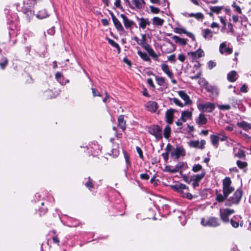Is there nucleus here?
<instances>
[{
	"label": "nucleus",
	"instance_id": "nucleus-1",
	"mask_svg": "<svg viewBox=\"0 0 251 251\" xmlns=\"http://www.w3.org/2000/svg\"><path fill=\"white\" fill-rule=\"evenodd\" d=\"M243 192L241 190L237 189L233 194V196L227 199V202L226 205L230 206L232 204H238L242 198Z\"/></svg>",
	"mask_w": 251,
	"mask_h": 251
},
{
	"label": "nucleus",
	"instance_id": "nucleus-2",
	"mask_svg": "<svg viewBox=\"0 0 251 251\" xmlns=\"http://www.w3.org/2000/svg\"><path fill=\"white\" fill-rule=\"evenodd\" d=\"M231 181L229 177H226L223 181V192L225 197L234 191V188L231 186Z\"/></svg>",
	"mask_w": 251,
	"mask_h": 251
},
{
	"label": "nucleus",
	"instance_id": "nucleus-3",
	"mask_svg": "<svg viewBox=\"0 0 251 251\" xmlns=\"http://www.w3.org/2000/svg\"><path fill=\"white\" fill-rule=\"evenodd\" d=\"M198 108L202 112H212L215 106L214 103L206 102L205 103H199L197 105Z\"/></svg>",
	"mask_w": 251,
	"mask_h": 251
},
{
	"label": "nucleus",
	"instance_id": "nucleus-4",
	"mask_svg": "<svg viewBox=\"0 0 251 251\" xmlns=\"http://www.w3.org/2000/svg\"><path fill=\"white\" fill-rule=\"evenodd\" d=\"M201 224L203 226H217L220 225V222L217 218L210 217L207 219H202Z\"/></svg>",
	"mask_w": 251,
	"mask_h": 251
},
{
	"label": "nucleus",
	"instance_id": "nucleus-5",
	"mask_svg": "<svg viewBox=\"0 0 251 251\" xmlns=\"http://www.w3.org/2000/svg\"><path fill=\"white\" fill-rule=\"evenodd\" d=\"M233 209H225L220 210V217L222 221L225 223H228L229 221L228 216L234 213Z\"/></svg>",
	"mask_w": 251,
	"mask_h": 251
},
{
	"label": "nucleus",
	"instance_id": "nucleus-6",
	"mask_svg": "<svg viewBox=\"0 0 251 251\" xmlns=\"http://www.w3.org/2000/svg\"><path fill=\"white\" fill-rule=\"evenodd\" d=\"M150 133L154 135L157 139H161L162 136V130L158 126H153L149 128Z\"/></svg>",
	"mask_w": 251,
	"mask_h": 251
},
{
	"label": "nucleus",
	"instance_id": "nucleus-7",
	"mask_svg": "<svg viewBox=\"0 0 251 251\" xmlns=\"http://www.w3.org/2000/svg\"><path fill=\"white\" fill-rule=\"evenodd\" d=\"M121 17L123 20L124 26L126 29L131 28L133 26H136L135 23L127 18V17L124 14H121Z\"/></svg>",
	"mask_w": 251,
	"mask_h": 251
},
{
	"label": "nucleus",
	"instance_id": "nucleus-8",
	"mask_svg": "<svg viewBox=\"0 0 251 251\" xmlns=\"http://www.w3.org/2000/svg\"><path fill=\"white\" fill-rule=\"evenodd\" d=\"M174 31L177 34H185L187 35V36L190 37L193 41H194L195 40V38L194 34L191 32L187 31L184 28L176 27L174 29Z\"/></svg>",
	"mask_w": 251,
	"mask_h": 251
},
{
	"label": "nucleus",
	"instance_id": "nucleus-9",
	"mask_svg": "<svg viewBox=\"0 0 251 251\" xmlns=\"http://www.w3.org/2000/svg\"><path fill=\"white\" fill-rule=\"evenodd\" d=\"M219 51L221 54L226 53L227 54H229L232 53V49L229 47H227L226 42H223L220 46Z\"/></svg>",
	"mask_w": 251,
	"mask_h": 251
},
{
	"label": "nucleus",
	"instance_id": "nucleus-10",
	"mask_svg": "<svg viewBox=\"0 0 251 251\" xmlns=\"http://www.w3.org/2000/svg\"><path fill=\"white\" fill-rule=\"evenodd\" d=\"M172 156H176L178 159L180 156L185 155V151L181 147H177L171 153Z\"/></svg>",
	"mask_w": 251,
	"mask_h": 251
},
{
	"label": "nucleus",
	"instance_id": "nucleus-11",
	"mask_svg": "<svg viewBox=\"0 0 251 251\" xmlns=\"http://www.w3.org/2000/svg\"><path fill=\"white\" fill-rule=\"evenodd\" d=\"M178 95L185 101V105H190L192 101L190 100L189 96L184 91H179L178 92Z\"/></svg>",
	"mask_w": 251,
	"mask_h": 251
},
{
	"label": "nucleus",
	"instance_id": "nucleus-12",
	"mask_svg": "<svg viewBox=\"0 0 251 251\" xmlns=\"http://www.w3.org/2000/svg\"><path fill=\"white\" fill-rule=\"evenodd\" d=\"M188 55H191L193 59H196L204 56L203 51L199 49L196 51L188 52Z\"/></svg>",
	"mask_w": 251,
	"mask_h": 251
},
{
	"label": "nucleus",
	"instance_id": "nucleus-13",
	"mask_svg": "<svg viewBox=\"0 0 251 251\" xmlns=\"http://www.w3.org/2000/svg\"><path fill=\"white\" fill-rule=\"evenodd\" d=\"M111 17L112 19L113 22L115 27L118 31H124V29L120 23L119 20L116 18V17L114 15L113 13L111 14Z\"/></svg>",
	"mask_w": 251,
	"mask_h": 251
},
{
	"label": "nucleus",
	"instance_id": "nucleus-14",
	"mask_svg": "<svg viewBox=\"0 0 251 251\" xmlns=\"http://www.w3.org/2000/svg\"><path fill=\"white\" fill-rule=\"evenodd\" d=\"M207 122V118L205 115L202 113L200 114L198 118L196 119V123L199 126L205 125L206 124Z\"/></svg>",
	"mask_w": 251,
	"mask_h": 251
},
{
	"label": "nucleus",
	"instance_id": "nucleus-15",
	"mask_svg": "<svg viewBox=\"0 0 251 251\" xmlns=\"http://www.w3.org/2000/svg\"><path fill=\"white\" fill-rule=\"evenodd\" d=\"M146 108L151 112H155L158 108L157 103L155 101H149L146 104Z\"/></svg>",
	"mask_w": 251,
	"mask_h": 251
},
{
	"label": "nucleus",
	"instance_id": "nucleus-16",
	"mask_svg": "<svg viewBox=\"0 0 251 251\" xmlns=\"http://www.w3.org/2000/svg\"><path fill=\"white\" fill-rule=\"evenodd\" d=\"M139 26L140 28L145 29L147 25H150V22L148 19L141 18L139 19Z\"/></svg>",
	"mask_w": 251,
	"mask_h": 251
},
{
	"label": "nucleus",
	"instance_id": "nucleus-17",
	"mask_svg": "<svg viewBox=\"0 0 251 251\" xmlns=\"http://www.w3.org/2000/svg\"><path fill=\"white\" fill-rule=\"evenodd\" d=\"M152 22L153 25L160 27L163 25L164 20L158 17H154L152 19Z\"/></svg>",
	"mask_w": 251,
	"mask_h": 251
},
{
	"label": "nucleus",
	"instance_id": "nucleus-18",
	"mask_svg": "<svg viewBox=\"0 0 251 251\" xmlns=\"http://www.w3.org/2000/svg\"><path fill=\"white\" fill-rule=\"evenodd\" d=\"M237 126L247 131L249 129H251V124L248 123L245 121L238 122Z\"/></svg>",
	"mask_w": 251,
	"mask_h": 251
},
{
	"label": "nucleus",
	"instance_id": "nucleus-19",
	"mask_svg": "<svg viewBox=\"0 0 251 251\" xmlns=\"http://www.w3.org/2000/svg\"><path fill=\"white\" fill-rule=\"evenodd\" d=\"M161 67L164 73H165L169 78H172L173 74L170 70L168 65L165 63H163L161 65Z\"/></svg>",
	"mask_w": 251,
	"mask_h": 251
},
{
	"label": "nucleus",
	"instance_id": "nucleus-20",
	"mask_svg": "<svg viewBox=\"0 0 251 251\" xmlns=\"http://www.w3.org/2000/svg\"><path fill=\"white\" fill-rule=\"evenodd\" d=\"M192 113L191 112L187 110L182 112L181 115V120L183 122H185L188 119L192 118Z\"/></svg>",
	"mask_w": 251,
	"mask_h": 251
},
{
	"label": "nucleus",
	"instance_id": "nucleus-21",
	"mask_svg": "<svg viewBox=\"0 0 251 251\" xmlns=\"http://www.w3.org/2000/svg\"><path fill=\"white\" fill-rule=\"evenodd\" d=\"M173 114L174 110L173 109L168 110L166 112V121L169 124L173 123Z\"/></svg>",
	"mask_w": 251,
	"mask_h": 251
},
{
	"label": "nucleus",
	"instance_id": "nucleus-22",
	"mask_svg": "<svg viewBox=\"0 0 251 251\" xmlns=\"http://www.w3.org/2000/svg\"><path fill=\"white\" fill-rule=\"evenodd\" d=\"M124 116L121 115L118 117V126L121 128L123 131H124L126 128V121L124 120Z\"/></svg>",
	"mask_w": 251,
	"mask_h": 251
},
{
	"label": "nucleus",
	"instance_id": "nucleus-23",
	"mask_svg": "<svg viewBox=\"0 0 251 251\" xmlns=\"http://www.w3.org/2000/svg\"><path fill=\"white\" fill-rule=\"evenodd\" d=\"M205 171L202 170L200 174L195 175L191 176V180L199 182L204 176Z\"/></svg>",
	"mask_w": 251,
	"mask_h": 251
},
{
	"label": "nucleus",
	"instance_id": "nucleus-24",
	"mask_svg": "<svg viewBox=\"0 0 251 251\" xmlns=\"http://www.w3.org/2000/svg\"><path fill=\"white\" fill-rule=\"evenodd\" d=\"M172 38L176 43H177L180 45L184 46L187 44V39L180 38L177 36L174 35L173 36Z\"/></svg>",
	"mask_w": 251,
	"mask_h": 251
},
{
	"label": "nucleus",
	"instance_id": "nucleus-25",
	"mask_svg": "<svg viewBox=\"0 0 251 251\" xmlns=\"http://www.w3.org/2000/svg\"><path fill=\"white\" fill-rule=\"evenodd\" d=\"M237 78V74L235 71H232L227 74V79L229 81L234 82Z\"/></svg>",
	"mask_w": 251,
	"mask_h": 251
},
{
	"label": "nucleus",
	"instance_id": "nucleus-26",
	"mask_svg": "<svg viewBox=\"0 0 251 251\" xmlns=\"http://www.w3.org/2000/svg\"><path fill=\"white\" fill-rule=\"evenodd\" d=\"M132 3L138 9L143 8L145 4L144 0H132Z\"/></svg>",
	"mask_w": 251,
	"mask_h": 251
},
{
	"label": "nucleus",
	"instance_id": "nucleus-27",
	"mask_svg": "<svg viewBox=\"0 0 251 251\" xmlns=\"http://www.w3.org/2000/svg\"><path fill=\"white\" fill-rule=\"evenodd\" d=\"M186 16L189 17H194L197 20H202L204 18L203 14L201 12L189 13Z\"/></svg>",
	"mask_w": 251,
	"mask_h": 251
},
{
	"label": "nucleus",
	"instance_id": "nucleus-28",
	"mask_svg": "<svg viewBox=\"0 0 251 251\" xmlns=\"http://www.w3.org/2000/svg\"><path fill=\"white\" fill-rule=\"evenodd\" d=\"M171 188L176 191H180L182 189H187V186L183 184L178 183L171 186Z\"/></svg>",
	"mask_w": 251,
	"mask_h": 251
},
{
	"label": "nucleus",
	"instance_id": "nucleus-29",
	"mask_svg": "<svg viewBox=\"0 0 251 251\" xmlns=\"http://www.w3.org/2000/svg\"><path fill=\"white\" fill-rule=\"evenodd\" d=\"M106 39L109 44H110L112 47L116 48L118 53H119L121 51V48L119 45L114 41L109 38H107Z\"/></svg>",
	"mask_w": 251,
	"mask_h": 251
},
{
	"label": "nucleus",
	"instance_id": "nucleus-30",
	"mask_svg": "<svg viewBox=\"0 0 251 251\" xmlns=\"http://www.w3.org/2000/svg\"><path fill=\"white\" fill-rule=\"evenodd\" d=\"M210 138L212 145L217 148L219 145V137L215 135H212L210 136Z\"/></svg>",
	"mask_w": 251,
	"mask_h": 251
},
{
	"label": "nucleus",
	"instance_id": "nucleus-31",
	"mask_svg": "<svg viewBox=\"0 0 251 251\" xmlns=\"http://www.w3.org/2000/svg\"><path fill=\"white\" fill-rule=\"evenodd\" d=\"M111 153L112 155L114 157L117 156L119 154V144H114L113 145V148L111 151Z\"/></svg>",
	"mask_w": 251,
	"mask_h": 251
},
{
	"label": "nucleus",
	"instance_id": "nucleus-32",
	"mask_svg": "<svg viewBox=\"0 0 251 251\" xmlns=\"http://www.w3.org/2000/svg\"><path fill=\"white\" fill-rule=\"evenodd\" d=\"M213 36L212 31L209 29H205L203 30V37L205 39L210 38Z\"/></svg>",
	"mask_w": 251,
	"mask_h": 251
},
{
	"label": "nucleus",
	"instance_id": "nucleus-33",
	"mask_svg": "<svg viewBox=\"0 0 251 251\" xmlns=\"http://www.w3.org/2000/svg\"><path fill=\"white\" fill-rule=\"evenodd\" d=\"M48 16L47 13L45 9L39 11L36 14L37 18L42 19Z\"/></svg>",
	"mask_w": 251,
	"mask_h": 251
},
{
	"label": "nucleus",
	"instance_id": "nucleus-34",
	"mask_svg": "<svg viewBox=\"0 0 251 251\" xmlns=\"http://www.w3.org/2000/svg\"><path fill=\"white\" fill-rule=\"evenodd\" d=\"M223 8V6H210L209 7L210 11L216 14L220 13Z\"/></svg>",
	"mask_w": 251,
	"mask_h": 251
},
{
	"label": "nucleus",
	"instance_id": "nucleus-35",
	"mask_svg": "<svg viewBox=\"0 0 251 251\" xmlns=\"http://www.w3.org/2000/svg\"><path fill=\"white\" fill-rule=\"evenodd\" d=\"M138 54L140 57L145 61H149L150 58L146 52H143L141 51H138Z\"/></svg>",
	"mask_w": 251,
	"mask_h": 251
},
{
	"label": "nucleus",
	"instance_id": "nucleus-36",
	"mask_svg": "<svg viewBox=\"0 0 251 251\" xmlns=\"http://www.w3.org/2000/svg\"><path fill=\"white\" fill-rule=\"evenodd\" d=\"M171 133V128L169 126H165L164 130V136L166 139H168L170 137Z\"/></svg>",
	"mask_w": 251,
	"mask_h": 251
},
{
	"label": "nucleus",
	"instance_id": "nucleus-37",
	"mask_svg": "<svg viewBox=\"0 0 251 251\" xmlns=\"http://www.w3.org/2000/svg\"><path fill=\"white\" fill-rule=\"evenodd\" d=\"M156 81L157 84L160 86H165V80L164 78L162 77L156 76L155 77Z\"/></svg>",
	"mask_w": 251,
	"mask_h": 251
},
{
	"label": "nucleus",
	"instance_id": "nucleus-38",
	"mask_svg": "<svg viewBox=\"0 0 251 251\" xmlns=\"http://www.w3.org/2000/svg\"><path fill=\"white\" fill-rule=\"evenodd\" d=\"M189 145L193 148H199L200 142L199 141H191L188 143Z\"/></svg>",
	"mask_w": 251,
	"mask_h": 251
},
{
	"label": "nucleus",
	"instance_id": "nucleus-39",
	"mask_svg": "<svg viewBox=\"0 0 251 251\" xmlns=\"http://www.w3.org/2000/svg\"><path fill=\"white\" fill-rule=\"evenodd\" d=\"M228 197H225L224 194L223 195L221 194H217L216 200L219 202H222L224 201L225 199H227Z\"/></svg>",
	"mask_w": 251,
	"mask_h": 251
},
{
	"label": "nucleus",
	"instance_id": "nucleus-40",
	"mask_svg": "<svg viewBox=\"0 0 251 251\" xmlns=\"http://www.w3.org/2000/svg\"><path fill=\"white\" fill-rule=\"evenodd\" d=\"M234 10L239 14H242V10L240 7L237 5L235 2H233L231 5Z\"/></svg>",
	"mask_w": 251,
	"mask_h": 251
},
{
	"label": "nucleus",
	"instance_id": "nucleus-41",
	"mask_svg": "<svg viewBox=\"0 0 251 251\" xmlns=\"http://www.w3.org/2000/svg\"><path fill=\"white\" fill-rule=\"evenodd\" d=\"M182 197L186 198L188 200H192L194 198H197V196L196 195H192L191 193L186 191V193L182 195Z\"/></svg>",
	"mask_w": 251,
	"mask_h": 251
},
{
	"label": "nucleus",
	"instance_id": "nucleus-42",
	"mask_svg": "<svg viewBox=\"0 0 251 251\" xmlns=\"http://www.w3.org/2000/svg\"><path fill=\"white\" fill-rule=\"evenodd\" d=\"M124 157L125 159L126 167L128 168L131 165V163L129 160V155L125 152H124Z\"/></svg>",
	"mask_w": 251,
	"mask_h": 251
},
{
	"label": "nucleus",
	"instance_id": "nucleus-43",
	"mask_svg": "<svg viewBox=\"0 0 251 251\" xmlns=\"http://www.w3.org/2000/svg\"><path fill=\"white\" fill-rule=\"evenodd\" d=\"M201 170H202V166L200 164L195 165L192 168V171L195 173L198 172Z\"/></svg>",
	"mask_w": 251,
	"mask_h": 251
},
{
	"label": "nucleus",
	"instance_id": "nucleus-44",
	"mask_svg": "<svg viewBox=\"0 0 251 251\" xmlns=\"http://www.w3.org/2000/svg\"><path fill=\"white\" fill-rule=\"evenodd\" d=\"M171 148V146L169 144H168L167 146V148H166V150H167V151L165 152V153H163L162 154V156L163 157L164 160L165 161H167L168 159V158H169V150H168V148Z\"/></svg>",
	"mask_w": 251,
	"mask_h": 251
},
{
	"label": "nucleus",
	"instance_id": "nucleus-45",
	"mask_svg": "<svg viewBox=\"0 0 251 251\" xmlns=\"http://www.w3.org/2000/svg\"><path fill=\"white\" fill-rule=\"evenodd\" d=\"M237 165L240 169H244L247 166V163L240 160L237 161Z\"/></svg>",
	"mask_w": 251,
	"mask_h": 251
},
{
	"label": "nucleus",
	"instance_id": "nucleus-46",
	"mask_svg": "<svg viewBox=\"0 0 251 251\" xmlns=\"http://www.w3.org/2000/svg\"><path fill=\"white\" fill-rule=\"evenodd\" d=\"M218 107L220 110H228L230 109V106L228 104L218 105Z\"/></svg>",
	"mask_w": 251,
	"mask_h": 251
},
{
	"label": "nucleus",
	"instance_id": "nucleus-47",
	"mask_svg": "<svg viewBox=\"0 0 251 251\" xmlns=\"http://www.w3.org/2000/svg\"><path fill=\"white\" fill-rule=\"evenodd\" d=\"M150 9L151 13L153 14H158L160 12V9L154 6H150Z\"/></svg>",
	"mask_w": 251,
	"mask_h": 251
},
{
	"label": "nucleus",
	"instance_id": "nucleus-48",
	"mask_svg": "<svg viewBox=\"0 0 251 251\" xmlns=\"http://www.w3.org/2000/svg\"><path fill=\"white\" fill-rule=\"evenodd\" d=\"M85 186L89 189L93 187L92 180L91 179L90 177L88 178L87 181L85 183Z\"/></svg>",
	"mask_w": 251,
	"mask_h": 251
},
{
	"label": "nucleus",
	"instance_id": "nucleus-49",
	"mask_svg": "<svg viewBox=\"0 0 251 251\" xmlns=\"http://www.w3.org/2000/svg\"><path fill=\"white\" fill-rule=\"evenodd\" d=\"M205 89L207 91L211 92L212 91H216V87L214 86H212L211 85H209L208 83L205 86Z\"/></svg>",
	"mask_w": 251,
	"mask_h": 251
},
{
	"label": "nucleus",
	"instance_id": "nucleus-50",
	"mask_svg": "<svg viewBox=\"0 0 251 251\" xmlns=\"http://www.w3.org/2000/svg\"><path fill=\"white\" fill-rule=\"evenodd\" d=\"M172 100L176 105L179 106V107L183 106V103L177 98H173L172 99Z\"/></svg>",
	"mask_w": 251,
	"mask_h": 251
},
{
	"label": "nucleus",
	"instance_id": "nucleus-51",
	"mask_svg": "<svg viewBox=\"0 0 251 251\" xmlns=\"http://www.w3.org/2000/svg\"><path fill=\"white\" fill-rule=\"evenodd\" d=\"M25 13L29 20L34 15V12L32 11L31 9L28 10L26 12H25Z\"/></svg>",
	"mask_w": 251,
	"mask_h": 251
},
{
	"label": "nucleus",
	"instance_id": "nucleus-52",
	"mask_svg": "<svg viewBox=\"0 0 251 251\" xmlns=\"http://www.w3.org/2000/svg\"><path fill=\"white\" fill-rule=\"evenodd\" d=\"M92 92L93 94V97H101L100 94L99 93L98 91H97L95 88H91Z\"/></svg>",
	"mask_w": 251,
	"mask_h": 251
},
{
	"label": "nucleus",
	"instance_id": "nucleus-53",
	"mask_svg": "<svg viewBox=\"0 0 251 251\" xmlns=\"http://www.w3.org/2000/svg\"><path fill=\"white\" fill-rule=\"evenodd\" d=\"M62 74L60 72H57L56 74H55V78L60 83L61 82V80H62Z\"/></svg>",
	"mask_w": 251,
	"mask_h": 251
},
{
	"label": "nucleus",
	"instance_id": "nucleus-54",
	"mask_svg": "<svg viewBox=\"0 0 251 251\" xmlns=\"http://www.w3.org/2000/svg\"><path fill=\"white\" fill-rule=\"evenodd\" d=\"M168 60L171 61V62L174 63L176 61V55L175 54H172L169 56H168Z\"/></svg>",
	"mask_w": 251,
	"mask_h": 251
},
{
	"label": "nucleus",
	"instance_id": "nucleus-55",
	"mask_svg": "<svg viewBox=\"0 0 251 251\" xmlns=\"http://www.w3.org/2000/svg\"><path fill=\"white\" fill-rule=\"evenodd\" d=\"M8 63V60L7 58H4L3 62L0 63V66L1 69H3Z\"/></svg>",
	"mask_w": 251,
	"mask_h": 251
},
{
	"label": "nucleus",
	"instance_id": "nucleus-56",
	"mask_svg": "<svg viewBox=\"0 0 251 251\" xmlns=\"http://www.w3.org/2000/svg\"><path fill=\"white\" fill-rule=\"evenodd\" d=\"M146 36L145 34L142 35V39L141 41V43H138V44L143 46V45L146 44Z\"/></svg>",
	"mask_w": 251,
	"mask_h": 251
},
{
	"label": "nucleus",
	"instance_id": "nucleus-57",
	"mask_svg": "<svg viewBox=\"0 0 251 251\" xmlns=\"http://www.w3.org/2000/svg\"><path fill=\"white\" fill-rule=\"evenodd\" d=\"M136 151H137V153L139 154V157L141 159H143V152H142V151L141 149L139 147H136Z\"/></svg>",
	"mask_w": 251,
	"mask_h": 251
},
{
	"label": "nucleus",
	"instance_id": "nucleus-58",
	"mask_svg": "<svg viewBox=\"0 0 251 251\" xmlns=\"http://www.w3.org/2000/svg\"><path fill=\"white\" fill-rule=\"evenodd\" d=\"M207 65L209 69H212L213 67H214L216 66V64L215 62L212 61H209L207 63Z\"/></svg>",
	"mask_w": 251,
	"mask_h": 251
},
{
	"label": "nucleus",
	"instance_id": "nucleus-59",
	"mask_svg": "<svg viewBox=\"0 0 251 251\" xmlns=\"http://www.w3.org/2000/svg\"><path fill=\"white\" fill-rule=\"evenodd\" d=\"M199 83L201 85L205 86L208 82L204 78H201L199 79Z\"/></svg>",
	"mask_w": 251,
	"mask_h": 251
},
{
	"label": "nucleus",
	"instance_id": "nucleus-60",
	"mask_svg": "<svg viewBox=\"0 0 251 251\" xmlns=\"http://www.w3.org/2000/svg\"><path fill=\"white\" fill-rule=\"evenodd\" d=\"M237 156L239 158H243L245 156V152L242 150H240L238 152Z\"/></svg>",
	"mask_w": 251,
	"mask_h": 251
},
{
	"label": "nucleus",
	"instance_id": "nucleus-61",
	"mask_svg": "<svg viewBox=\"0 0 251 251\" xmlns=\"http://www.w3.org/2000/svg\"><path fill=\"white\" fill-rule=\"evenodd\" d=\"M232 19L234 23H237L238 22H239V17L238 15H233L232 16Z\"/></svg>",
	"mask_w": 251,
	"mask_h": 251
},
{
	"label": "nucleus",
	"instance_id": "nucleus-62",
	"mask_svg": "<svg viewBox=\"0 0 251 251\" xmlns=\"http://www.w3.org/2000/svg\"><path fill=\"white\" fill-rule=\"evenodd\" d=\"M148 52L150 54V55L153 57L157 56L156 53L154 52V50L152 49H149V50H148Z\"/></svg>",
	"mask_w": 251,
	"mask_h": 251
},
{
	"label": "nucleus",
	"instance_id": "nucleus-63",
	"mask_svg": "<svg viewBox=\"0 0 251 251\" xmlns=\"http://www.w3.org/2000/svg\"><path fill=\"white\" fill-rule=\"evenodd\" d=\"M140 178L142 179L148 180L149 178V176L147 174H142L140 175Z\"/></svg>",
	"mask_w": 251,
	"mask_h": 251
},
{
	"label": "nucleus",
	"instance_id": "nucleus-64",
	"mask_svg": "<svg viewBox=\"0 0 251 251\" xmlns=\"http://www.w3.org/2000/svg\"><path fill=\"white\" fill-rule=\"evenodd\" d=\"M230 223L233 227H237L239 226L238 223L234 221L233 219H231Z\"/></svg>",
	"mask_w": 251,
	"mask_h": 251
}]
</instances>
